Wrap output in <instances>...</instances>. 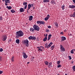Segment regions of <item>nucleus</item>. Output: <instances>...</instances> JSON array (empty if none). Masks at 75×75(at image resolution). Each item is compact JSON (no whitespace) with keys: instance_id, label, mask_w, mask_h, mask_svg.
<instances>
[{"instance_id":"nucleus-1","label":"nucleus","mask_w":75,"mask_h":75,"mask_svg":"<svg viewBox=\"0 0 75 75\" xmlns=\"http://www.w3.org/2000/svg\"><path fill=\"white\" fill-rule=\"evenodd\" d=\"M16 34V36L17 37H22V36H23V35H24V33H23V31L21 30L17 32Z\"/></svg>"},{"instance_id":"nucleus-2","label":"nucleus","mask_w":75,"mask_h":75,"mask_svg":"<svg viewBox=\"0 0 75 75\" xmlns=\"http://www.w3.org/2000/svg\"><path fill=\"white\" fill-rule=\"evenodd\" d=\"M33 28L35 30H36V31H38L40 30L39 26L38 25H35L33 26Z\"/></svg>"},{"instance_id":"nucleus-3","label":"nucleus","mask_w":75,"mask_h":75,"mask_svg":"<svg viewBox=\"0 0 75 75\" xmlns=\"http://www.w3.org/2000/svg\"><path fill=\"white\" fill-rule=\"evenodd\" d=\"M53 44V43L52 42H50V44L48 45V44L47 43H46L45 44V48H48L50 47L51 45H52Z\"/></svg>"},{"instance_id":"nucleus-4","label":"nucleus","mask_w":75,"mask_h":75,"mask_svg":"<svg viewBox=\"0 0 75 75\" xmlns=\"http://www.w3.org/2000/svg\"><path fill=\"white\" fill-rule=\"evenodd\" d=\"M7 39V36L6 35H3L1 37V40L2 41H4Z\"/></svg>"},{"instance_id":"nucleus-5","label":"nucleus","mask_w":75,"mask_h":75,"mask_svg":"<svg viewBox=\"0 0 75 75\" xmlns=\"http://www.w3.org/2000/svg\"><path fill=\"white\" fill-rule=\"evenodd\" d=\"M30 40H36V38L35 37H33L32 36H30L28 38Z\"/></svg>"},{"instance_id":"nucleus-6","label":"nucleus","mask_w":75,"mask_h":75,"mask_svg":"<svg viewBox=\"0 0 75 75\" xmlns=\"http://www.w3.org/2000/svg\"><path fill=\"white\" fill-rule=\"evenodd\" d=\"M5 6H7L8 5L7 3H10V0H5Z\"/></svg>"},{"instance_id":"nucleus-7","label":"nucleus","mask_w":75,"mask_h":75,"mask_svg":"<svg viewBox=\"0 0 75 75\" xmlns=\"http://www.w3.org/2000/svg\"><path fill=\"white\" fill-rule=\"evenodd\" d=\"M28 7V10H29L30 9L31 7H33V4H31H31H29Z\"/></svg>"},{"instance_id":"nucleus-8","label":"nucleus","mask_w":75,"mask_h":75,"mask_svg":"<svg viewBox=\"0 0 75 75\" xmlns=\"http://www.w3.org/2000/svg\"><path fill=\"white\" fill-rule=\"evenodd\" d=\"M23 55L24 58H27V55H26V53H25L23 52Z\"/></svg>"},{"instance_id":"nucleus-9","label":"nucleus","mask_w":75,"mask_h":75,"mask_svg":"<svg viewBox=\"0 0 75 75\" xmlns=\"http://www.w3.org/2000/svg\"><path fill=\"white\" fill-rule=\"evenodd\" d=\"M60 47H61L60 49L62 51H65V48H64L62 45H60Z\"/></svg>"},{"instance_id":"nucleus-10","label":"nucleus","mask_w":75,"mask_h":75,"mask_svg":"<svg viewBox=\"0 0 75 75\" xmlns=\"http://www.w3.org/2000/svg\"><path fill=\"white\" fill-rule=\"evenodd\" d=\"M28 42H29L28 40H26L24 41V42H23V44H28Z\"/></svg>"},{"instance_id":"nucleus-11","label":"nucleus","mask_w":75,"mask_h":75,"mask_svg":"<svg viewBox=\"0 0 75 75\" xmlns=\"http://www.w3.org/2000/svg\"><path fill=\"white\" fill-rule=\"evenodd\" d=\"M62 41H65V40H66V38L64 36L62 37L61 38Z\"/></svg>"},{"instance_id":"nucleus-12","label":"nucleus","mask_w":75,"mask_h":75,"mask_svg":"<svg viewBox=\"0 0 75 75\" xmlns=\"http://www.w3.org/2000/svg\"><path fill=\"white\" fill-rule=\"evenodd\" d=\"M24 11V9L23 8H21L20 9V12L21 13Z\"/></svg>"},{"instance_id":"nucleus-13","label":"nucleus","mask_w":75,"mask_h":75,"mask_svg":"<svg viewBox=\"0 0 75 75\" xmlns=\"http://www.w3.org/2000/svg\"><path fill=\"white\" fill-rule=\"evenodd\" d=\"M35 30L33 28H31L30 29V31H32L33 33H34V32Z\"/></svg>"},{"instance_id":"nucleus-14","label":"nucleus","mask_w":75,"mask_h":75,"mask_svg":"<svg viewBox=\"0 0 75 75\" xmlns=\"http://www.w3.org/2000/svg\"><path fill=\"white\" fill-rule=\"evenodd\" d=\"M69 7L71 8H75V6L73 5L72 6L70 5Z\"/></svg>"},{"instance_id":"nucleus-15","label":"nucleus","mask_w":75,"mask_h":75,"mask_svg":"<svg viewBox=\"0 0 75 75\" xmlns=\"http://www.w3.org/2000/svg\"><path fill=\"white\" fill-rule=\"evenodd\" d=\"M33 16H30V17L29 18V20H30V21H31V20H33Z\"/></svg>"},{"instance_id":"nucleus-16","label":"nucleus","mask_w":75,"mask_h":75,"mask_svg":"<svg viewBox=\"0 0 75 75\" xmlns=\"http://www.w3.org/2000/svg\"><path fill=\"white\" fill-rule=\"evenodd\" d=\"M16 42L17 44H19V43L20 42V40H19V39H17L16 40Z\"/></svg>"},{"instance_id":"nucleus-17","label":"nucleus","mask_w":75,"mask_h":75,"mask_svg":"<svg viewBox=\"0 0 75 75\" xmlns=\"http://www.w3.org/2000/svg\"><path fill=\"white\" fill-rule=\"evenodd\" d=\"M46 2H50V0H43L44 3H46Z\"/></svg>"},{"instance_id":"nucleus-18","label":"nucleus","mask_w":75,"mask_h":75,"mask_svg":"<svg viewBox=\"0 0 75 75\" xmlns=\"http://www.w3.org/2000/svg\"><path fill=\"white\" fill-rule=\"evenodd\" d=\"M61 7L62 8V10H64V9H65V5H63Z\"/></svg>"},{"instance_id":"nucleus-19","label":"nucleus","mask_w":75,"mask_h":75,"mask_svg":"<svg viewBox=\"0 0 75 75\" xmlns=\"http://www.w3.org/2000/svg\"><path fill=\"white\" fill-rule=\"evenodd\" d=\"M47 40V37H45L43 40V41H46Z\"/></svg>"},{"instance_id":"nucleus-20","label":"nucleus","mask_w":75,"mask_h":75,"mask_svg":"<svg viewBox=\"0 0 75 75\" xmlns=\"http://www.w3.org/2000/svg\"><path fill=\"white\" fill-rule=\"evenodd\" d=\"M45 24L44 21H40V24H43L44 25Z\"/></svg>"},{"instance_id":"nucleus-21","label":"nucleus","mask_w":75,"mask_h":75,"mask_svg":"<svg viewBox=\"0 0 75 75\" xmlns=\"http://www.w3.org/2000/svg\"><path fill=\"white\" fill-rule=\"evenodd\" d=\"M44 63L46 65H48V62L45 61L44 62Z\"/></svg>"},{"instance_id":"nucleus-22","label":"nucleus","mask_w":75,"mask_h":75,"mask_svg":"<svg viewBox=\"0 0 75 75\" xmlns=\"http://www.w3.org/2000/svg\"><path fill=\"white\" fill-rule=\"evenodd\" d=\"M52 50H53L54 49V48H55V46L54 45L52 46L51 47Z\"/></svg>"},{"instance_id":"nucleus-23","label":"nucleus","mask_w":75,"mask_h":75,"mask_svg":"<svg viewBox=\"0 0 75 75\" xmlns=\"http://www.w3.org/2000/svg\"><path fill=\"white\" fill-rule=\"evenodd\" d=\"M55 25H56V27H58V23L57 22H55Z\"/></svg>"},{"instance_id":"nucleus-24","label":"nucleus","mask_w":75,"mask_h":75,"mask_svg":"<svg viewBox=\"0 0 75 75\" xmlns=\"http://www.w3.org/2000/svg\"><path fill=\"white\" fill-rule=\"evenodd\" d=\"M24 6H27V2H24L23 3Z\"/></svg>"},{"instance_id":"nucleus-25","label":"nucleus","mask_w":75,"mask_h":75,"mask_svg":"<svg viewBox=\"0 0 75 75\" xmlns=\"http://www.w3.org/2000/svg\"><path fill=\"white\" fill-rule=\"evenodd\" d=\"M14 56H13L11 58V61H12V62H13V61H14Z\"/></svg>"},{"instance_id":"nucleus-26","label":"nucleus","mask_w":75,"mask_h":75,"mask_svg":"<svg viewBox=\"0 0 75 75\" xmlns=\"http://www.w3.org/2000/svg\"><path fill=\"white\" fill-rule=\"evenodd\" d=\"M11 13H15V11L13 9L11 10Z\"/></svg>"},{"instance_id":"nucleus-27","label":"nucleus","mask_w":75,"mask_h":75,"mask_svg":"<svg viewBox=\"0 0 75 75\" xmlns=\"http://www.w3.org/2000/svg\"><path fill=\"white\" fill-rule=\"evenodd\" d=\"M37 23L38 24H40L41 21H38Z\"/></svg>"},{"instance_id":"nucleus-28","label":"nucleus","mask_w":75,"mask_h":75,"mask_svg":"<svg viewBox=\"0 0 75 75\" xmlns=\"http://www.w3.org/2000/svg\"><path fill=\"white\" fill-rule=\"evenodd\" d=\"M72 68L73 71H75V66L73 67Z\"/></svg>"},{"instance_id":"nucleus-29","label":"nucleus","mask_w":75,"mask_h":75,"mask_svg":"<svg viewBox=\"0 0 75 75\" xmlns=\"http://www.w3.org/2000/svg\"><path fill=\"white\" fill-rule=\"evenodd\" d=\"M48 19H49L47 18V17H46L45 18V21H47Z\"/></svg>"},{"instance_id":"nucleus-30","label":"nucleus","mask_w":75,"mask_h":75,"mask_svg":"<svg viewBox=\"0 0 75 75\" xmlns=\"http://www.w3.org/2000/svg\"><path fill=\"white\" fill-rule=\"evenodd\" d=\"M71 54H74V50H71Z\"/></svg>"},{"instance_id":"nucleus-31","label":"nucleus","mask_w":75,"mask_h":75,"mask_svg":"<svg viewBox=\"0 0 75 75\" xmlns=\"http://www.w3.org/2000/svg\"><path fill=\"white\" fill-rule=\"evenodd\" d=\"M61 62V61H58L57 62V64H60V63Z\"/></svg>"},{"instance_id":"nucleus-32","label":"nucleus","mask_w":75,"mask_h":75,"mask_svg":"<svg viewBox=\"0 0 75 75\" xmlns=\"http://www.w3.org/2000/svg\"><path fill=\"white\" fill-rule=\"evenodd\" d=\"M11 8H12L11 6H9L8 7V10H10V9H11Z\"/></svg>"},{"instance_id":"nucleus-33","label":"nucleus","mask_w":75,"mask_h":75,"mask_svg":"<svg viewBox=\"0 0 75 75\" xmlns=\"http://www.w3.org/2000/svg\"><path fill=\"white\" fill-rule=\"evenodd\" d=\"M52 65V62H50L49 64V66H51Z\"/></svg>"},{"instance_id":"nucleus-34","label":"nucleus","mask_w":75,"mask_h":75,"mask_svg":"<svg viewBox=\"0 0 75 75\" xmlns=\"http://www.w3.org/2000/svg\"><path fill=\"white\" fill-rule=\"evenodd\" d=\"M46 17H47V18H48L49 19V18H50V15H47Z\"/></svg>"},{"instance_id":"nucleus-35","label":"nucleus","mask_w":75,"mask_h":75,"mask_svg":"<svg viewBox=\"0 0 75 75\" xmlns=\"http://www.w3.org/2000/svg\"><path fill=\"white\" fill-rule=\"evenodd\" d=\"M61 65H58L57 67V68H60V67H61Z\"/></svg>"},{"instance_id":"nucleus-36","label":"nucleus","mask_w":75,"mask_h":75,"mask_svg":"<svg viewBox=\"0 0 75 75\" xmlns=\"http://www.w3.org/2000/svg\"><path fill=\"white\" fill-rule=\"evenodd\" d=\"M41 50V52H42V49H41V47H40V49H39V50Z\"/></svg>"},{"instance_id":"nucleus-37","label":"nucleus","mask_w":75,"mask_h":75,"mask_svg":"<svg viewBox=\"0 0 75 75\" xmlns=\"http://www.w3.org/2000/svg\"><path fill=\"white\" fill-rule=\"evenodd\" d=\"M25 45L27 47H28L29 46V45H28V43H27Z\"/></svg>"},{"instance_id":"nucleus-38","label":"nucleus","mask_w":75,"mask_h":75,"mask_svg":"<svg viewBox=\"0 0 75 75\" xmlns=\"http://www.w3.org/2000/svg\"><path fill=\"white\" fill-rule=\"evenodd\" d=\"M27 5H25L24 7V9H26V8H27Z\"/></svg>"},{"instance_id":"nucleus-39","label":"nucleus","mask_w":75,"mask_h":75,"mask_svg":"<svg viewBox=\"0 0 75 75\" xmlns=\"http://www.w3.org/2000/svg\"><path fill=\"white\" fill-rule=\"evenodd\" d=\"M3 50L2 48H1L0 49V52H2Z\"/></svg>"},{"instance_id":"nucleus-40","label":"nucleus","mask_w":75,"mask_h":75,"mask_svg":"<svg viewBox=\"0 0 75 75\" xmlns=\"http://www.w3.org/2000/svg\"><path fill=\"white\" fill-rule=\"evenodd\" d=\"M60 34H62V35H63L64 34V32H62L60 33Z\"/></svg>"},{"instance_id":"nucleus-41","label":"nucleus","mask_w":75,"mask_h":75,"mask_svg":"<svg viewBox=\"0 0 75 75\" xmlns=\"http://www.w3.org/2000/svg\"><path fill=\"white\" fill-rule=\"evenodd\" d=\"M48 28H51V26L49 25V26H48Z\"/></svg>"},{"instance_id":"nucleus-42","label":"nucleus","mask_w":75,"mask_h":75,"mask_svg":"<svg viewBox=\"0 0 75 75\" xmlns=\"http://www.w3.org/2000/svg\"><path fill=\"white\" fill-rule=\"evenodd\" d=\"M46 31L47 32H50V30H47V29L46 30Z\"/></svg>"},{"instance_id":"nucleus-43","label":"nucleus","mask_w":75,"mask_h":75,"mask_svg":"<svg viewBox=\"0 0 75 75\" xmlns=\"http://www.w3.org/2000/svg\"><path fill=\"white\" fill-rule=\"evenodd\" d=\"M3 73V71H0V74H1Z\"/></svg>"},{"instance_id":"nucleus-44","label":"nucleus","mask_w":75,"mask_h":75,"mask_svg":"<svg viewBox=\"0 0 75 75\" xmlns=\"http://www.w3.org/2000/svg\"><path fill=\"white\" fill-rule=\"evenodd\" d=\"M52 4H54L55 3L54 1L52 2Z\"/></svg>"},{"instance_id":"nucleus-45","label":"nucleus","mask_w":75,"mask_h":75,"mask_svg":"<svg viewBox=\"0 0 75 75\" xmlns=\"http://www.w3.org/2000/svg\"><path fill=\"white\" fill-rule=\"evenodd\" d=\"M48 37H52V35H51V34H50L49 35Z\"/></svg>"},{"instance_id":"nucleus-46","label":"nucleus","mask_w":75,"mask_h":75,"mask_svg":"<svg viewBox=\"0 0 75 75\" xmlns=\"http://www.w3.org/2000/svg\"><path fill=\"white\" fill-rule=\"evenodd\" d=\"M2 19H3L2 17H0V20H2Z\"/></svg>"},{"instance_id":"nucleus-47","label":"nucleus","mask_w":75,"mask_h":75,"mask_svg":"<svg viewBox=\"0 0 75 75\" xmlns=\"http://www.w3.org/2000/svg\"><path fill=\"white\" fill-rule=\"evenodd\" d=\"M69 57L70 59H72V58H71V56H69Z\"/></svg>"},{"instance_id":"nucleus-48","label":"nucleus","mask_w":75,"mask_h":75,"mask_svg":"<svg viewBox=\"0 0 75 75\" xmlns=\"http://www.w3.org/2000/svg\"><path fill=\"white\" fill-rule=\"evenodd\" d=\"M73 1L75 4V0H73Z\"/></svg>"},{"instance_id":"nucleus-49","label":"nucleus","mask_w":75,"mask_h":75,"mask_svg":"<svg viewBox=\"0 0 75 75\" xmlns=\"http://www.w3.org/2000/svg\"><path fill=\"white\" fill-rule=\"evenodd\" d=\"M47 36H48V35H47V34H46V35L45 37H47Z\"/></svg>"},{"instance_id":"nucleus-50","label":"nucleus","mask_w":75,"mask_h":75,"mask_svg":"<svg viewBox=\"0 0 75 75\" xmlns=\"http://www.w3.org/2000/svg\"><path fill=\"white\" fill-rule=\"evenodd\" d=\"M41 47H37V48H38L39 49H40V48Z\"/></svg>"},{"instance_id":"nucleus-51","label":"nucleus","mask_w":75,"mask_h":75,"mask_svg":"<svg viewBox=\"0 0 75 75\" xmlns=\"http://www.w3.org/2000/svg\"><path fill=\"white\" fill-rule=\"evenodd\" d=\"M1 57H0V61H1Z\"/></svg>"},{"instance_id":"nucleus-52","label":"nucleus","mask_w":75,"mask_h":75,"mask_svg":"<svg viewBox=\"0 0 75 75\" xmlns=\"http://www.w3.org/2000/svg\"><path fill=\"white\" fill-rule=\"evenodd\" d=\"M38 51L40 52V51H41V50H39V49H38Z\"/></svg>"},{"instance_id":"nucleus-53","label":"nucleus","mask_w":75,"mask_h":75,"mask_svg":"<svg viewBox=\"0 0 75 75\" xmlns=\"http://www.w3.org/2000/svg\"><path fill=\"white\" fill-rule=\"evenodd\" d=\"M48 39H49L50 40L51 39V37H48Z\"/></svg>"},{"instance_id":"nucleus-54","label":"nucleus","mask_w":75,"mask_h":75,"mask_svg":"<svg viewBox=\"0 0 75 75\" xmlns=\"http://www.w3.org/2000/svg\"><path fill=\"white\" fill-rule=\"evenodd\" d=\"M71 17H75V16L73 15H71Z\"/></svg>"},{"instance_id":"nucleus-55","label":"nucleus","mask_w":75,"mask_h":75,"mask_svg":"<svg viewBox=\"0 0 75 75\" xmlns=\"http://www.w3.org/2000/svg\"><path fill=\"white\" fill-rule=\"evenodd\" d=\"M72 50H73V51H74L75 52V49H72Z\"/></svg>"},{"instance_id":"nucleus-56","label":"nucleus","mask_w":75,"mask_h":75,"mask_svg":"<svg viewBox=\"0 0 75 75\" xmlns=\"http://www.w3.org/2000/svg\"><path fill=\"white\" fill-rule=\"evenodd\" d=\"M40 47H41V48H42V49H44V48L43 47H42V46Z\"/></svg>"},{"instance_id":"nucleus-57","label":"nucleus","mask_w":75,"mask_h":75,"mask_svg":"<svg viewBox=\"0 0 75 75\" xmlns=\"http://www.w3.org/2000/svg\"><path fill=\"white\" fill-rule=\"evenodd\" d=\"M74 16H75V12L74 13Z\"/></svg>"},{"instance_id":"nucleus-58","label":"nucleus","mask_w":75,"mask_h":75,"mask_svg":"<svg viewBox=\"0 0 75 75\" xmlns=\"http://www.w3.org/2000/svg\"><path fill=\"white\" fill-rule=\"evenodd\" d=\"M6 8H8V6H6Z\"/></svg>"},{"instance_id":"nucleus-59","label":"nucleus","mask_w":75,"mask_h":75,"mask_svg":"<svg viewBox=\"0 0 75 75\" xmlns=\"http://www.w3.org/2000/svg\"><path fill=\"white\" fill-rule=\"evenodd\" d=\"M29 63H30V62H28L27 63V64H29Z\"/></svg>"},{"instance_id":"nucleus-60","label":"nucleus","mask_w":75,"mask_h":75,"mask_svg":"<svg viewBox=\"0 0 75 75\" xmlns=\"http://www.w3.org/2000/svg\"><path fill=\"white\" fill-rule=\"evenodd\" d=\"M8 41H9V42H11V40H9V41L8 40Z\"/></svg>"},{"instance_id":"nucleus-61","label":"nucleus","mask_w":75,"mask_h":75,"mask_svg":"<svg viewBox=\"0 0 75 75\" xmlns=\"http://www.w3.org/2000/svg\"><path fill=\"white\" fill-rule=\"evenodd\" d=\"M27 12L28 13V9H27Z\"/></svg>"},{"instance_id":"nucleus-62","label":"nucleus","mask_w":75,"mask_h":75,"mask_svg":"<svg viewBox=\"0 0 75 75\" xmlns=\"http://www.w3.org/2000/svg\"><path fill=\"white\" fill-rule=\"evenodd\" d=\"M49 40H50V39H48V41H49Z\"/></svg>"},{"instance_id":"nucleus-63","label":"nucleus","mask_w":75,"mask_h":75,"mask_svg":"<svg viewBox=\"0 0 75 75\" xmlns=\"http://www.w3.org/2000/svg\"><path fill=\"white\" fill-rule=\"evenodd\" d=\"M3 1H5V0H3Z\"/></svg>"},{"instance_id":"nucleus-64","label":"nucleus","mask_w":75,"mask_h":75,"mask_svg":"<svg viewBox=\"0 0 75 75\" xmlns=\"http://www.w3.org/2000/svg\"><path fill=\"white\" fill-rule=\"evenodd\" d=\"M65 75H67V74H65Z\"/></svg>"}]
</instances>
